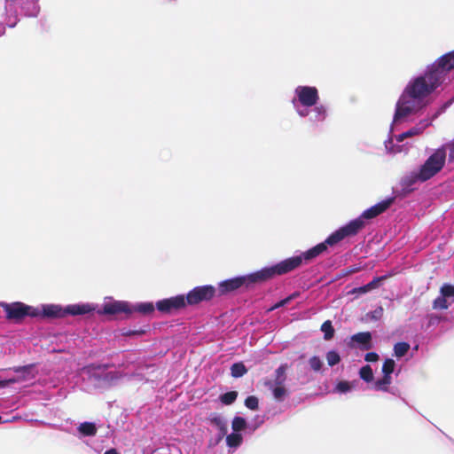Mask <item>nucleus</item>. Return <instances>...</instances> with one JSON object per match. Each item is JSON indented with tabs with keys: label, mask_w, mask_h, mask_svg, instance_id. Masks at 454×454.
<instances>
[{
	"label": "nucleus",
	"mask_w": 454,
	"mask_h": 454,
	"mask_svg": "<svg viewBox=\"0 0 454 454\" xmlns=\"http://www.w3.org/2000/svg\"><path fill=\"white\" fill-rule=\"evenodd\" d=\"M256 276L257 273L254 272L249 275L237 277L222 281L218 287L219 293L220 294H225L235 291L243 286L248 288L254 284L260 283L259 279L255 278Z\"/></svg>",
	"instance_id": "7"
},
{
	"label": "nucleus",
	"mask_w": 454,
	"mask_h": 454,
	"mask_svg": "<svg viewBox=\"0 0 454 454\" xmlns=\"http://www.w3.org/2000/svg\"><path fill=\"white\" fill-rule=\"evenodd\" d=\"M450 304L447 301V298L442 296H438L434 301H433V309H447L449 308Z\"/></svg>",
	"instance_id": "30"
},
{
	"label": "nucleus",
	"mask_w": 454,
	"mask_h": 454,
	"mask_svg": "<svg viewBox=\"0 0 454 454\" xmlns=\"http://www.w3.org/2000/svg\"><path fill=\"white\" fill-rule=\"evenodd\" d=\"M314 106L313 113L315 114V121H324L326 117V108L323 105Z\"/></svg>",
	"instance_id": "32"
},
{
	"label": "nucleus",
	"mask_w": 454,
	"mask_h": 454,
	"mask_svg": "<svg viewBox=\"0 0 454 454\" xmlns=\"http://www.w3.org/2000/svg\"><path fill=\"white\" fill-rule=\"evenodd\" d=\"M288 369L289 365L287 364H280L274 372V379L272 380H267L264 382V386L271 390L274 399L278 402L284 401L289 395L285 386Z\"/></svg>",
	"instance_id": "3"
},
{
	"label": "nucleus",
	"mask_w": 454,
	"mask_h": 454,
	"mask_svg": "<svg viewBox=\"0 0 454 454\" xmlns=\"http://www.w3.org/2000/svg\"><path fill=\"white\" fill-rule=\"evenodd\" d=\"M382 313H383V309L382 307H379L377 308L374 311H373V316L372 317L377 319L379 317H380L382 316Z\"/></svg>",
	"instance_id": "46"
},
{
	"label": "nucleus",
	"mask_w": 454,
	"mask_h": 454,
	"mask_svg": "<svg viewBox=\"0 0 454 454\" xmlns=\"http://www.w3.org/2000/svg\"><path fill=\"white\" fill-rule=\"evenodd\" d=\"M301 265V258L296 256L289 257L287 259H285L278 263L270 266L263 268L258 271H256L257 279H259L260 283L268 281L270 279H272L276 276H282L285 274H287L297 268H299Z\"/></svg>",
	"instance_id": "2"
},
{
	"label": "nucleus",
	"mask_w": 454,
	"mask_h": 454,
	"mask_svg": "<svg viewBox=\"0 0 454 454\" xmlns=\"http://www.w3.org/2000/svg\"><path fill=\"white\" fill-rule=\"evenodd\" d=\"M392 383V377L383 374V377L374 383L376 390L387 391L388 386Z\"/></svg>",
	"instance_id": "22"
},
{
	"label": "nucleus",
	"mask_w": 454,
	"mask_h": 454,
	"mask_svg": "<svg viewBox=\"0 0 454 454\" xmlns=\"http://www.w3.org/2000/svg\"><path fill=\"white\" fill-rule=\"evenodd\" d=\"M380 356L376 352H369L364 356V360L370 363L377 362Z\"/></svg>",
	"instance_id": "41"
},
{
	"label": "nucleus",
	"mask_w": 454,
	"mask_h": 454,
	"mask_svg": "<svg viewBox=\"0 0 454 454\" xmlns=\"http://www.w3.org/2000/svg\"><path fill=\"white\" fill-rule=\"evenodd\" d=\"M78 431L85 436H94L97 434V427L92 422H83L78 427Z\"/></svg>",
	"instance_id": "20"
},
{
	"label": "nucleus",
	"mask_w": 454,
	"mask_h": 454,
	"mask_svg": "<svg viewBox=\"0 0 454 454\" xmlns=\"http://www.w3.org/2000/svg\"><path fill=\"white\" fill-rule=\"evenodd\" d=\"M185 297L183 294L166 298L156 302V309L163 314H171L186 307Z\"/></svg>",
	"instance_id": "9"
},
{
	"label": "nucleus",
	"mask_w": 454,
	"mask_h": 454,
	"mask_svg": "<svg viewBox=\"0 0 454 454\" xmlns=\"http://www.w3.org/2000/svg\"><path fill=\"white\" fill-rule=\"evenodd\" d=\"M245 405L247 408L256 411L259 408V401L258 398L254 395H250L246 398L245 400Z\"/></svg>",
	"instance_id": "35"
},
{
	"label": "nucleus",
	"mask_w": 454,
	"mask_h": 454,
	"mask_svg": "<svg viewBox=\"0 0 454 454\" xmlns=\"http://www.w3.org/2000/svg\"><path fill=\"white\" fill-rule=\"evenodd\" d=\"M419 107H420V105L419 103L413 101L408 97H405V94L403 93V95L396 103L394 121H398L401 119L408 116Z\"/></svg>",
	"instance_id": "11"
},
{
	"label": "nucleus",
	"mask_w": 454,
	"mask_h": 454,
	"mask_svg": "<svg viewBox=\"0 0 454 454\" xmlns=\"http://www.w3.org/2000/svg\"><path fill=\"white\" fill-rule=\"evenodd\" d=\"M410 349V344L404 341L397 342L394 346V352L397 357H402L406 355Z\"/></svg>",
	"instance_id": "26"
},
{
	"label": "nucleus",
	"mask_w": 454,
	"mask_h": 454,
	"mask_svg": "<svg viewBox=\"0 0 454 454\" xmlns=\"http://www.w3.org/2000/svg\"><path fill=\"white\" fill-rule=\"evenodd\" d=\"M450 153H449V158L450 160H454V140L447 145Z\"/></svg>",
	"instance_id": "45"
},
{
	"label": "nucleus",
	"mask_w": 454,
	"mask_h": 454,
	"mask_svg": "<svg viewBox=\"0 0 454 454\" xmlns=\"http://www.w3.org/2000/svg\"><path fill=\"white\" fill-rule=\"evenodd\" d=\"M103 313L107 315H115L119 313L131 314L132 309L127 301H114L104 304Z\"/></svg>",
	"instance_id": "13"
},
{
	"label": "nucleus",
	"mask_w": 454,
	"mask_h": 454,
	"mask_svg": "<svg viewBox=\"0 0 454 454\" xmlns=\"http://www.w3.org/2000/svg\"><path fill=\"white\" fill-rule=\"evenodd\" d=\"M360 378L365 382H371L373 380V372L370 365L363 366L359 371Z\"/></svg>",
	"instance_id": "27"
},
{
	"label": "nucleus",
	"mask_w": 454,
	"mask_h": 454,
	"mask_svg": "<svg viewBox=\"0 0 454 454\" xmlns=\"http://www.w3.org/2000/svg\"><path fill=\"white\" fill-rule=\"evenodd\" d=\"M309 364L310 368L315 372L320 371L323 366L322 360L317 356H312L309 359Z\"/></svg>",
	"instance_id": "37"
},
{
	"label": "nucleus",
	"mask_w": 454,
	"mask_h": 454,
	"mask_svg": "<svg viewBox=\"0 0 454 454\" xmlns=\"http://www.w3.org/2000/svg\"><path fill=\"white\" fill-rule=\"evenodd\" d=\"M292 300V296H288L283 300H281L279 302H278L271 309H278L279 307L285 306Z\"/></svg>",
	"instance_id": "44"
},
{
	"label": "nucleus",
	"mask_w": 454,
	"mask_h": 454,
	"mask_svg": "<svg viewBox=\"0 0 454 454\" xmlns=\"http://www.w3.org/2000/svg\"><path fill=\"white\" fill-rule=\"evenodd\" d=\"M219 430L221 431L222 434H225L227 433L226 424H223V427H219Z\"/></svg>",
	"instance_id": "48"
},
{
	"label": "nucleus",
	"mask_w": 454,
	"mask_h": 454,
	"mask_svg": "<svg viewBox=\"0 0 454 454\" xmlns=\"http://www.w3.org/2000/svg\"><path fill=\"white\" fill-rule=\"evenodd\" d=\"M446 148L442 146L434 150V152L426 160L419 170L421 176L427 180L436 176L444 167L446 161Z\"/></svg>",
	"instance_id": "4"
},
{
	"label": "nucleus",
	"mask_w": 454,
	"mask_h": 454,
	"mask_svg": "<svg viewBox=\"0 0 454 454\" xmlns=\"http://www.w3.org/2000/svg\"><path fill=\"white\" fill-rule=\"evenodd\" d=\"M421 172L419 169L418 172H411L405 176H403L401 180V187L404 192H411L414 190V184L418 182L424 183L427 181L425 177H422Z\"/></svg>",
	"instance_id": "14"
},
{
	"label": "nucleus",
	"mask_w": 454,
	"mask_h": 454,
	"mask_svg": "<svg viewBox=\"0 0 454 454\" xmlns=\"http://www.w3.org/2000/svg\"><path fill=\"white\" fill-rule=\"evenodd\" d=\"M238 397L236 391H230L220 395V401L225 405L232 404Z\"/></svg>",
	"instance_id": "28"
},
{
	"label": "nucleus",
	"mask_w": 454,
	"mask_h": 454,
	"mask_svg": "<svg viewBox=\"0 0 454 454\" xmlns=\"http://www.w3.org/2000/svg\"><path fill=\"white\" fill-rule=\"evenodd\" d=\"M386 277H379V278H373L371 282H369L368 284H366L367 286V289L370 291L373 290V289H376L379 287L380 286V282L383 279H385Z\"/></svg>",
	"instance_id": "38"
},
{
	"label": "nucleus",
	"mask_w": 454,
	"mask_h": 454,
	"mask_svg": "<svg viewBox=\"0 0 454 454\" xmlns=\"http://www.w3.org/2000/svg\"><path fill=\"white\" fill-rule=\"evenodd\" d=\"M210 422L219 427H223V424L225 423L223 418L220 416L215 415L212 418H210Z\"/></svg>",
	"instance_id": "40"
},
{
	"label": "nucleus",
	"mask_w": 454,
	"mask_h": 454,
	"mask_svg": "<svg viewBox=\"0 0 454 454\" xmlns=\"http://www.w3.org/2000/svg\"><path fill=\"white\" fill-rule=\"evenodd\" d=\"M454 69V51L438 58L429 65L424 74L412 79L405 87V97L419 105L440 87L446 80L450 71Z\"/></svg>",
	"instance_id": "1"
},
{
	"label": "nucleus",
	"mask_w": 454,
	"mask_h": 454,
	"mask_svg": "<svg viewBox=\"0 0 454 454\" xmlns=\"http://www.w3.org/2000/svg\"><path fill=\"white\" fill-rule=\"evenodd\" d=\"M326 360L329 366H333L340 362V356L336 351L331 350L326 354Z\"/></svg>",
	"instance_id": "34"
},
{
	"label": "nucleus",
	"mask_w": 454,
	"mask_h": 454,
	"mask_svg": "<svg viewBox=\"0 0 454 454\" xmlns=\"http://www.w3.org/2000/svg\"><path fill=\"white\" fill-rule=\"evenodd\" d=\"M395 198H387L378 204L371 207L370 208L364 211L362 215L359 217L360 219H372L380 214L384 213L389 207L394 203Z\"/></svg>",
	"instance_id": "12"
},
{
	"label": "nucleus",
	"mask_w": 454,
	"mask_h": 454,
	"mask_svg": "<svg viewBox=\"0 0 454 454\" xmlns=\"http://www.w3.org/2000/svg\"><path fill=\"white\" fill-rule=\"evenodd\" d=\"M242 442V436L238 433H232L226 437V443L231 448L239 447Z\"/></svg>",
	"instance_id": "25"
},
{
	"label": "nucleus",
	"mask_w": 454,
	"mask_h": 454,
	"mask_svg": "<svg viewBox=\"0 0 454 454\" xmlns=\"http://www.w3.org/2000/svg\"><path fill=\"white\" fill-rule=\"evenodd\" d=\"M93 310V309L89 304H74L69 305L65 308L66 315H84L90 313Z\"/></svg>",
	"instance_id": "19"
},
{
	"label": "nucleus",
	"mask_w": 454,
	"mask_h": 454,
	"mask_svg": "<svg viewBox=\"0 0 454 454\" xmlns=\"http://www.w3.org/2000/svg\"><path fill=\"white\" fill-rule=\"evenodd\" d=\"M105 454H120L115 449H110L105 452Z\"/></svg>",
	"instance_id": "47"
},
{
	"label": "nucleus",
	"mask_w": 454,
	"mask_h": 454,
	"mask_svg": "<svg viewBox=\"0 0 454 454\" xmlns=\"http://www.w3.org/2000/svg\"><path fill=\"white\" fill-rule=\"evenodd\" d=\"M231 427L234 432H239L247 427V421L244 418L236 416L232 419Z\"/></svg>",
	"instance_id": "29"
},
{
	"label": "nucleus",
	"mask_w": 454,
	"mask_h": 454,
	"mask_svg": "<svg viewBox=\"0 0 454 454\" xmlns=\"http://www.w3.org/2000/svg\"><path fill=\"white\" fill-rule=\"evenodd\" d=\"M421 129L418 127H413L410 129L409 130L400 134L397 137V141L402 142L404 140V138L411 137L416 135H419L421 133Z\"/></svg>",
	"instance_id": "33"
},
{
	"label": "nucleus",
	"mask_w": 454,
	"mask_h": 454,
	"mask_svg": "<svg viewBox=\"0 0 454 454\" xmlns=\"http://www.w3.org/2000/svg\"><path fill=\"white\" fill-rule=\"evenodd\" d=\"M327 250V247L325 244L319 243L312 248L301 253L298 257L301 258V264L308 263L324 252Z\"/></svg>",
	"instance_id": "16"
},
{
	"label": "nucleus",
	"mask_w": 454,
	"mask_h": 454,
	"mask_svg": "<svg viewBox=\"0 0 454 454\" xmlns=\"http://www.w3.org/2000/svg\"><path fill=\"white\" fill-rule=\"evenodd\" d=\"M247 369L243 363H235L231 367V374L234 378H239L245 375Z\"/></svg>",
	"instance_id": "23"
},
{
	"label": "nucleus",
	"mask_w": 454,
	"mask_h": 454,
	"mask_svg": "<svg viewBox=\"0 0 454 454\" xmlns=\"http://www.w3.org/2000/svg\"><path fill=\"white\" fill-rule=\"evenodd\" d=\"M353 341L363 345V349L368 350L372 348V334L370 332H361L351 337Z\"/></svg>",
	"instance_id": "18"
},
{
	"label": "nucleus",
	"mask_w": 454,
	"mask_h": 454,
	"mask_svg": "<svg viewBox=\"0 0 454 454\" xmlns=\"http://www.w3.org/2000/svg\"><path fill=\"white\" fill-rule=\"evenodd\" d=\"M364 227V220L356 218L355 220L350 221L348 224L342 226L341 228L332 233L322 243L325 244V247L334 246L347 237L356 235Z\"/></svg>",
	"instance_id": "6"
},
{
	"label": "nucleus",
	"mask_w": 454,
	"mask_h": 454,
	"mask_svg": "<svg viewBox=\"0 0 454 454\" xmlns=\"http://www.w3.org/2000/svg\"><path fill=\"white\" fill-rule=\"evenodd\" d=\"M368 292H369V290L367 289V286H366V285H364V286H363L356 287V288L352 289V290L349 292V294H366V293H368Z\"/></svg>",
	"instance_id": "42"
},
{
	"label": "nucleus",
	"mask_w": 454,
	"mask_h": 454,
	"mask_svg": "<svg viewBox=\"0 0 454 454\" xmlns=\"http://www.w3.org/2000/svg\"><path fill=\"white\" fill-rule=\"evenodd\" d=\"M298 295H299V294H298L297 293L293 294L291 295V296H292V300H293L294 298L297 297Z\"/></svg>",
	"instance_id": "50"
},
{
	"label": "nucleus",
	"mask_w": 454,
	"mask_h": 454,
	"mask_svg": "<svg viewBox=\"0 0 454 454\" xmlns=\"http://www.w3.org/2000/svg\"><path fill=\"white\" fill-rule=\"evenodd\" d=\"M337 390L341 393H345L350 390V385L348 381H340L336 387Z\"/></svg>",
	"instance_id": "39"
},
{
	"label": "nucleus",
	"mask_w": 454,
	"mask_h": 454,
	"mask_svg": "<svg viewBox=\"0 0 454 454\" xmlns=\"http://www.w3.org/2000/svg\"><path fill=\"white\" fill-rule=\"evenodd\" d=\"M145 333L144 330H136V331H124L122 335L124 336H132V335H143Z\"/></svg>",
	"instance_id": "43"
},
{
	"label": "nucleus",
	"mask_w": 454,
	"mask_h": 454,
	"mask_svg": "<svg viewBox=\"0 0 454 454\" xmlns=\"http://www.w3.org/2000/svg\"><path fill=\"white\" fill-rule=\"evenodd\" d=\"M2 307L6 313V319L15 323H20L27 317H38L41 315L38 308L20 301L3 303Z\"/></svg>",
	"instance_id": "5"
},
{
	"label": "nucleus",
	"mask_w": 454,
	"mask_h": 454,
	"mask_svg": "<svg viewBox=\"0 0 454 454\" xmlns=\"http://www.w3.org/2000/svg\"><path fill=\"white\" fill-rule=\"evenodd\" d=\"M395 367V361L391 358H387L384 361L383 365H382L383 374L391 376V374L394 372Z\"/></svg>",
	"instance_id": "31"
},
{
	"label": "nucleus",
	"mask_w": 454,
	"mask_h": 454,
	"mask_svg": "<svg viewBox=\"0 0 454 454\" xmlns=\"http://www.w3.org/2000/svg\"><path fill=\"white\" fill-rule=\"evenodd\" d=\"M156 307L153 304V302H143L137 304L134 308H131L132 312H138L143 315H149L154 311Z\"/></svg>",
	"instance_id": "21"
},
{
	"label": "nucleus",
	"mask_w": 454,
	"mask_h": 454,
	"mask_svg": "<svg viewBox=\"0 0 454 454\" xmlns=\"http://www.w3.org/2000/svg\"><path fill=\"white\" fill-rule=\"evenodd\" d=\"M321 331L324 333L325 340H331L334 335V328L330 320L325 321L321 325Z\"/></svg>",
	"instance_id": "24"
},
{
	"label": "nucleus",
	"mask_w": 454,
	"mask_h": 454,
	"mask_svg": "<svg viewBox=\"0 0 454 454\" xmlns=\"http://www.w3.org/2000/svg\"><path fill=\"white\" fill-rule=\"evenodd\" d=\"M298 114L301 115V116H306L307 115V113L303 112V111H299Z\"/></svg>",
	"instance_id": "49"
},
{
	"label": "nucleus",
	"mask_w": 454,
	"mask_h": 454,
	"mask_svg": "<svg viewBox=\"0 0 454 454\" xmlns=\"http://www.w3.org/2000/svg\"><path fill=\"white\" fill-rule=\"evenodd\" d=\"M295 94L300 104L306 107L316 106L319 99L318 90L316 87L298 86L295 89Z\"/></svg>",
	"instance_id": "10"
},
{
	"label": "nucleus",
	"mask_w": 454,
	"mask_h": 454,
	"mask_svg": "<svg viewBox=\"0 0 454 454\" xmlns=\"http://www.w3.org/2000/svg\"><path fill=\"white\" fill-rule=\"evenodd\" d=\"M440 293L445 298L453 297L454 298V286L450 284H444L441 289Z\"/></svg>",
	"instance_id": "36"
},
{
	"label": "nucleus",
	"mask_w": 454,
	"mask_h": 454,
	"mask_svg": "<svg viewBox=\"0 0 454 454\" xmlns=\"http://www.w3.org/2000/svg\"><path fill=\"white\" fill-rule=\"evenodd\" d=\"M215 287L211 285L196 286L184 296L186 305L194 306L200 302L209 301L215 297Z\"/></svg>",
	"instance_id": "8"
},
{
	"label": "nucleus",
	"mask_w": 454,
	"mask_h": 454,
	"mask_svg": "<svg viewBox=\"0 0 454 454\" xmlns=\"http://www.w3.org/2000/svg\"><path fill=\"white\" fill-rule=\"evenodd\" d=\"M66 316L65 309L59 305H45L38 317L61 318Z\"/></svg>",
	"instance_id": "17"
},
{
	"label": "nucleus",
	"mask_w": 454,
	"mask_h": 454,
	"mask_svg": "<svg viewBox=\"0 0 454 454\" xmlns=\"http://www.w3.org/2000/svg\"><path fill=\"white\" fill-rule=\"evenodd\" d=\"M33 367H34V364L14 367L13 371L17 373H20L21 376L17 379L13 378V379H9V380H0V387H4L10 384L16 383L21 380H27V379L31 378L30 374H31V369Z\"/></svg>",
	"instance_id": "15"
}]
</instances>
